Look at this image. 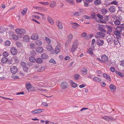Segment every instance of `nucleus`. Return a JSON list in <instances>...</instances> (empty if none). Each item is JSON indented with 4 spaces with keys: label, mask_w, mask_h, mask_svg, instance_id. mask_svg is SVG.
<instances>
[{
    "label": "nucleus",
    "mask_w": 124,
    "mask_h": 124,
    "mask_svg": "<svg viewBox=\"0 0 124 124\" xmlns=\"http://www.w3.org/2000/svg\"><path fill=\"white\" fill-rule=\"evenodd\" d=\"M16 33L20 37H22L23 35L26 33V31L23 29H17L15 30Z\"/></svg>",
    "instance_id": "1"
},
{
    "label": "nucleus",
    "mask_w": 124,
    "mask_h": 124,
    "mask_svg": "<svg viewBox=\"0 0 124 124\" xmlns=\"http://www.w3.org/2000/svg\"><path fill=\"white\" fill-rule=\"evenodd\" d=\"M78 43L77 40H75L74 42L72 45V47L71 48V52L73 53L74 51L76 50L78 48Z\"/></svg>",
    "instance_id": "2"
},
{
    "label": "nucleus",
    "mask_w": 124,
    "mask_h": 124,
    "mask_svg": "<svg viewBox=\"0 0 124 124\" xmlns=\"http://www.w3.org/2000/svg\"><path fill=\"white\" fill-rule=\"evenodd\" d=\"M101 57L102 59V62H103L106 64H108L109 63L108 58L106 55H102L101 56Z\"/></svg>",
    "instance_id": "3"
},
{
    "label": "nucleus",
    "mask_w": 124,
    "mask_h": 124,
    "mask_svg": "<svg viewBox=\"0 0 124 124\" xmlns=\"http://www.w3.org/2000/svg\"><path fill=\"white\" fill-rule=\"evenodd\" d=\"M60 86L61 89H66L68 88L69 85L68 83L65 82H63L61 83Z\"/></svg>",
    "instance_id": "4"
},
{
    "label": "nucleus",
    "mask_w": 124,
    "mask_h": 124,
    "mask_svg": "<svg viewBox=\"0 0 124 124\" xmlns=\"http://www.w3.org/2000/svg\"><path fill=\"white\" fill-rule=\"evenodd\" d=\"M11 72L13 74H15L17 71L18 69L16 66H13L10 68Z\"/></svg>",
    "instance_id": "5"
},
{
    "label": "nucleus",
    "mask_w": 124,
    "mask_h": 124,
    "mask_svg": "<svg viewBox=\"0 0 124 124\" xmlns=\"http://www.w3.org/2000/svg\"><path fill=\"white\" fill-rule=\"evenodd\" d=\"M10 51L11 54L13 55H16L17 52L16 48L14 47H13L11 48Z\"/></svg>",
    "instance_id": "6"
},
{
    "label": "nucleus",
    "mask_w": 124,
    "mask_h": 124,
    "mask_svg": "<svg viewBox=\"0 0 124 124\" xmlns=\"http://www.w3.org/2000/svg\"><path fill=\"white\" fill-rule=\"evenodd\" d=\"M71 24H72V27L76 30L78 29V27L80 26L79 24L76 23H71Z\"/></svg>",
    "instance_id": "7"
},
{
    "label": "nucleus",
    "mask_w": 124,
    "mask_h": 124,
    "mask_svg": "<svg viewBox=\"0 0 124 124\" xmlns=\"http://www.w3.org/2000/svg\"><path fill=\"white\" fill-rule=\"evenodd\" d=\"M119 39L118 38H116L114 40V43L115 45H118L119 44V45H120V43H121V41L120 42V39Z\"/></svg>",
    "instance_id": "8"
},
{
    "label": "nucleus",
    "mask_w": 124,
    "mask_h": 124,
    "mask_svg": "<svg viewBox=\"0 0 124 124\" xmlns=\"http://www.w3.org/2000/svg\"><path fill=\"white\" fill-rule=\"evenodd\" d=\"M96 42L97 45L99 46H102L104 44V41L103 40L101 39H99L96 41Z\"/></svg>",
    "instance_id": "9"
},
{
    "label": "nucleus",
    "mask_w": 124,
    "mask_h": 124,
    "mask_svg": "<svg viewBox=\"0 0 124 124\" xmlns=\"http://www.w3.org/2000/svg\"><path fill=\"white\" fill-rule=\"evenodd\" d=\"M103 76L104 78H105L106 79L108 80L109 81H111V79L109 76L106 73H104L103 74Z\"/></svg>",
    "instance_id": "10"
},
{
    "label": "nucleus",
    "mask_w": 124,
    "mask_h": 124,
    "mask_svg": "<svg viewBox=\"0 0 124 124\" xmlns=\"http://www.w3.org/2000/svg\"><path fill=\"white\" fill-rule=\"evenodd\" d=\"M102 32H97L96 33V34L99 36L100 37L102 38L104 37L106 35L105 34Z\"/></svg>",
    "instance_id": "11"
},
{
    "label": "nucleus",
    "mask_w": 124,
    "mask_h": 124,
    "mask_svg": "<svg viewBox=\"0 0 124 124\" xmlns=\"http://www.w3.org/2000/svg\"><path fill=\"white\" fill-rule=\"evenodd\" d=\"M39 36L36 34H33L32 35L31 39H32L36 40L38 39Z\"/></svg>",
    "instance_id": "12"
},
{
    "label": "nucleus",
    "mask_w": 124,
    "mask_h": 124,
    "mask_svg": "<svg viewBox=\"0 0 124 124\" xmlns=\"http://www.w3.org/2000/svg\"><path fill=\"white\" fill-rule=\"evenodd\" d=\"M56 23L57 25L58 26V28L60 29H62L63 28V26L62 25V23L60 22L59 20H57L56 22Z\"/></svg>",
    "instance_id": "13"
},
{
    "label": "nucleus",
    "mask_w": 124,
    "mask_h": 124,
    "mask_svg": "<svg viewBox=\"0 0 124 124\" xmlns=\"http://www.w3.org/2000/svg\"><path fill=\"white\" fill-rule=\"evenodd\" d=\"M36 51L39 53L42 52L43 50V48L41 46H38L36 48Z\"/></svg>",
    "instance_id": "14"
},
{
    "label": "nucleus",
    "mask_w": 124,
    "mask_h": 124,
    "mask_svg": "<svg viewBox=\"0 0 124 124\" xmlns=\"http://www.w3.org/2000/svg\"><path fill=\"white\" fill-rule=\"evenodd\" d=\"M115 35L116 36V38L121 39V33L118 31H116L114 32Z\"/></svg>",
    "instance_id": "15"
},
{
    "label": "nucleus",
    "mask_w": 124,
    "mask_h": 124,
    "mask_svg": "<svg viewBox=\"0 0 124 124\" xmlns=\"http://www.w3.org/2000/svg\"><path fill=\"white\" fill-rule=\"evenodd\" d=\"M55 53L56 54H57L60 51V47L59 45H57L55 48Z\"/></svg>",
    "instance_id": "16"
},
{
    "label": "nucleus",
    "mask_w": 124,
    "mask_h": 124,
    "mask_svg": "<svg viewBox=\"0 0 124 124\" xmlns=\"http://www.w3.org/2000/svg\"><path fill=\"white\" fill-rule=\"evenodd\" d=\"M102 118L107 121L112 120L113 119L112 117H110L107 116L103 117Z\"/></svg>",
    "instance_id": "17"
},
{
    "label": "nucleus",
    "mask_w": 124,
    "mask_h": 124,
    "mask_svg": "<svg viewBox=\"0 0 124 124\" xmlns=\"http://www.w3.org/2000/svg\"><path fill=\"white\" fill-rule=\"evenodd\" d=\"M97 29L100 32L103 33H105L106 31V30L103 29L102 28V27L101 26H99L98 27Z\"/></svg>",
    "instance_id": "18"
},
{
    "label": "nucleus",
    "mask_w": 124,
    "mask_h": 124,
    "mask_svg": "<svg viewBox=\"0 0 124 124\" xmlns=\"http://www.w3.org/2000/svg\"><path fill=\"white\" fill-rule=\"evenodd\" d=\"M115 7L113 6H111L109 8V11L111 13L114 12L115 11Z\"/></svg>",
    "instance_id": "19"
},
{
    "label": "nucleus",
    "mask_w": 124,
    "mask_h": 124,
    "mask_svg": "<svg viewBox=\"0 0 124 124\" xmlns=\"http://www.w3.org/2000/svg\"><path fill=\"white\" fill-rule=\"evenodd\" d=\"M93 79L94 81L98 82H100L101 80V79L100 78L96 77L93 78Z\"/></svg>",
    "instance_id": "20"
},
{
    "label": "nucleus",
    "mask_w": 124,
    "mask_h": 124,
    "mask_svg": "<svg viewBox=\"0 0 124 124\" xmlns=\"http://www.w3.org/2000/svg\"><path fill=\"white\" fill-rule=\"evenodd\" d=\"M73 38V35L72 34H70L69 35V36H68V40L66 42V43L65 44V45L68 42V43L69 42H70L71 40Z\"/></svg>",
    "instance_id": "21"
},
{
    "label": "nucleus",
    "mask_w": 124,
    "mask_h": 124,
    "mask_svg": "<svg viewBox=\"0 0 124 124\" xmlns=\"http://www.w3.org/2000/svg\"><path fill=\"white\" fill-rule=\"evenodd\" d=\"M23 41L25 42H28L29 41V37L27 35L24 36L23 38Z\"/></svg>",
    "instance_id": "22"
},
{
    "label": "nucleus",
    "mask_w": 124,
    "mask_h": 124,
    "mask_svg": "<svg viewBox=\"0 0 124 124\" xmlns=\"http://www.w3.org/2000/svg\"><path fill=\"white\" fill-rule=\"evenodd\" d=\"M81 72L83 74L85 75L87 73V70L85 68H83L81 70Z\"/></svg>",
    "instance_id": "23"
},
{
    "label": "nucleus",
    "mask_w": 124,
    "mask_h": 124,
    "mask_svg": "<svg viewBox=\"0 0 124 124\" xmlns=\"http://www.w3.org/2000/svg\"><path fill=\"white\" fill-rule=\"evenodd\" d=\"M109 87L111 91H114L116 90V86L113 84H111L109 86Z\"/></svg>",
    "instance_id": "24"
},
{
    "label": "nucleus",
    "mask_w": 124,
    "mask_h": 124,
    "mask_svg": "<svg viewBox=\"0 0 124 124\" xmlns=\"http://www.w3.org/2000/svg\"><path fill=\"white\" fill-rule=\"evenodd\" d=\"M70 83L71 86L74 88H76L77 86V84L74 82L73 81L71 80L70 81Z\"/></svg>",
    "instance_id": "25"
},
{
    "label": "nucleus",
    "mask_w": 124,
    "mask_h": 124,
    "mask_svg": "<svg viewBox=\"0 0 124 124\" xmlns=\"http://www.w3.org/2000/svg\"><path fill=\"white\" fill-rule=\"evenodd\" d=\"M116 30L121 33L122 30V29L121 27L117 26L116 28Z\"/></svg>",
    "instance_id": "26"
},
{
    "label": "nucleus",
    "mask_w": 124,
    "mask_h": 124,
    "mask_svg": "<svg viewBox=\"0 0 124 124\" xmlns=\"http://www.w3.org/2000/svg\"><path fill=\"white\" fill-rule=\"evenodd\" d=\"M29 61L31 62H34L36 61L35 58L33 56H31L29 57Z\"/></svg>",
    "instance_id": "27"
},
{
    "label": "nucleus",
    "mask_w": 124,
    "mask_h": 124,
    "mask_svg": "<svg viewBox=\"0 0 124 124\" xmlns=\"http://www.w3.org/2000/svg\"><path fill=\"white\" fill-rule=\"evenodd\" d=\"M8 59L6 57H4L2 58L1 59V62L3 63H5L8 61Z\"/></svg>",
    "instance_id": "28"
},
{
    "label": "nucleus",
    "mask_w": 124,
    "mask_h": 124,
    "mask_svg": "<svg viewBox=\"0 0 124 124\" xmlns=\"http://www.w3.org/2000/svg\"><path fill=\"white\" fill-rule=\"evenodd\" d=\"M45 40L48 45H49L51 42V40L49 38L47 37H45Z\"/></svg>",
    "instance_id": "29"
},
{
    "label": "nucleus",
    "mask_w": 124,
    "mask_h": 124,
    "mask_svg": "<svg viewBox=\"0 0 124 124\" xmlns=\"http://www.w3.org/2000/svg\"><path fill=\"white\" fill-rule=\"evenodd\" d=\"M94 3L95 5H97L101 4V1L100 0H95L94 1Z\"/></svg>",
    "instance_id": "30"
},
{
    "label": "nucleus",
    "mask_w": 124,
    "mask_h": 124,
    "mask_svg": "<svg viewBox=\"0 0 124 124\" xmlns=\"http://www.w3.org/2000/svg\"><path fill=\"white\" fill-rule=\"evenodd\" d=\"M28 8H26L23 9V11L21 12V14L23 15H24V14L27 12Z\"/></svg>",
    "instance_id": "31"
},
{
    "label": "nucleus",
    "mask_w": 124,
    "mask_h": 124,
    "mask_svg": "<svg viewBox=\"0 0 124 124\" xmlns=\"http://www.w3.org/2000/svg\"><path fill=\"white\" fill-rule=\"evenodd\" d=\"M36 62L39 63H41L42 62V59L40 58H38L36 60Z\"/></svg>",
    "instance_id": "32"
},
{
    "label": "nucleus",
    "mask_w": 124,
    "mask_h": 124,
    "mask_svg": "<svg viewBox=\"0 0 124 124\" xmlns=\"http://www.w3.org/2000/svg\"><path fill=\"white\" fill-rule=\"evenodd\" d=\"M48 55L45 54H42L41 55V57L43 59H46L48 57Z\"/></svg>",
    "instance_id": "33"
},
{
    "label": "nucleus",
    "mask_w": 124,
    "mask_h": 124,
    "mask_svg": "<svg viewBox=\"0 0 124 124\" xmlns=\"http://www.w3.org/2000/svg\"><path fill=\"white\" fill-rule=\"evenodd\" d=\"M50 5L51 7L53 8L56 5V2L54 1H52L50 4Z\"/></svg>",
    "instance_id": "34"
},
{
    "label": "nucleus",
    "mask_w": 124,
    "mask_h": 124,
    "mask_svg": "<svg viewBox=\"0 0 124 124\" xmlns=\"http://www.w3.org/2000/svg\"><path fill=\"white\" fill-rule=\"evenodd\" d=\"M115 73L118 74L119 76L121 77H124V75L122 74L121 72L120 71H118L117 70H116L115 71Z\"/></svg>",
    "instance_id": "35"
},
{
    "label": "nucleus",
    "mask_w": 124,
    "mask_h": 124,
    "mask_svg": "<svg viewBox=\"0 0 124 124\" xmlns=\"http://www.w3.org/2000/svg\"><path fill=\"white\" fill-rule=\"evenodd\" d=\"M46 48L49 51H50L52 50L53 49V47L52 46L49 45H47V46L46 47Z\"/></svg>",
    "instance_id": "36"
},
{
    "label": "nucleus",
    "mask_w": 124,
    "mask_h": 124,
    "mask_svg": "<svg viewBox=\"0 0 124 124\" xmlns=\"http://www.w3.org/2000/svg\"><path fill=\"white\" fill-rule=\"evenodd\" d=\"M11 44V42L9 40H7L5 42V45L6 46H9Z\"/></svg>",
    "instance_id": "37"
},
{
    "label": "nucleus",
    "mask_w": 124,
    "mask_h": 124,
    "mask_svg": "<svg viewBox=\"0 0 124 124\" xmlns=\"http://www.w3.org/2000/svg\"><path fill=\"white\" fill-rule=\"evenodd\" d=\"M36 43L38 45L40 46L42 45V43L40 40H38L36 41Z\"/></svg>",
    "instance_id": "38"
},
{
    "label": "nucleus",
    "mask_w": 124,
    "mask_h": 124,
    "mask_svg": "<svg viewBox=\"0 0 124 124\" xmlns=\"http://www.w3.org/2000/svg\"><path fill=\"white\" fill-rule=\"evenodd\" d=\"M73 14L75 16H80L81 14L80 12L78 11L77 12L74 13Z\"/></svg>",
    "instance_id": "39"
},
{
    "label": "nucleus",
    "mask_w": 124,
    "mask_h": 124,
    "mask_svg": "<svg viewBox=\"0 0 124 124\" xmlns=\"http://www.w3.org/2000/svg\"><path fill=\"white\" fill-rule=\"evenodd\" d=\"M6 31V29L4 28L3 27H0V32L3 33Z\"/></svg>",
    "instance_id": "40"
},
{
    "label": "nucleus",
    "mask_w": 124,
    "mask_h": 124,
    "mask_svg": "<svg viewBox=\"0 0 124 124\" xmlns=\"http://www.w3.org/2000/svg\"><path fill=\"white\" fill-rule=\"evenodd\" d=\"M114 23L116 25H119L120 24V21L119 20L116 19L114 21Z\"/></svg>",
    "instance_id": "41"
},
{
    "label": "nucleus",
    "mask_w": 124,
    "mask_h": 124,
    "mask_svg": "<svg viewBox=\"0 0 124 124\" xmlns=\"http://www.w3.org/2000/svg\"><path fill=\"white\" fill-rule=\"evenodd\" d=\"M46 68L44 66H43L39 69L37 70V71L38 72L42 71L44 70Z\"/></svg>",
    "instance_id": "42"
},
{
    "label": "nucleus",
    "mask_w": 124,
    "mask_h": 124,
    "mask_svg": "<svg viewBox=\"0 0 124 124\" xmlns=\"http://www.w3.org/2000/svg\"><path fill=\"white\" fill-rule=\"evenodd\" d=\"M26 87L27 90L31 88V84L29 83V84H26Z\"/></svg>",
    "instance_id": "43"
},
{
    "label": "nucleus",
    "mask_w": 124,
    "mask_h": 124,
    "mask_svg": "<svg viewBox=\"0 0 124 124\" xmlns=\"http://www.w3.org/2000/svg\"><path fill=\"white\" fill-rule=\"evenodd\" d=\"M83 17L85 19L88 20L91 19V16H89L86 15L84 16H83Z\"/></svg>",
    "instance_id": "44"
},
{
    "label": "nucleus",
    "mask_w": 124,
    "mask_h": 124,
    "mask_svg": "<svg viewBox=\"0 0 124 124\" xmlns=\"http://www.w3.org/2000/svg\"><path fill=\"white\" fill-rule=\"evenodd\" d=\"M107 10L105 8L102 9L101 10L102 13L104 15H105L107 12Z\"/></svg>",
    "instance_id": "45"
},
{
    "label": "nucleus",
    "mask_w": 124,
    "mask_h": 124,
    "mask_svg": "<svg viewBox=\"0 0 124 124\" xmlns=\"http://www.w3.org/2000/svg\"><path fill=\"white\" fill-rule=\"evenodd\" d=\"M66 0L67 3L70 4L71 5H73L74 4L73 2V0Z\"/></svg>",
    "instance_id": "46"
},
{
    "label": "nucleus",
    "mask_w": 124,
    "mask_h": 124,
    "mask_svg": "<svg viewBox=\"0 0 124 124\" xmlns=\"http://www.w3.org/2000/svg\"><path fill=\"white\" fill-rule=\"evenodd\" d=\"M48 21L52 24H54V22L52 21L51 18L49 17H48L47 18Z\"/></svg>",
    "instance_id": "47"
},
{
    "label": "nucleus",
    "mask_w": 124,
    "mask_h": 124,
    "mask_svg": "<svg viewBox=\"0 0 124 124\" xmlns=\"http://www.w3.org/2000/svg\"><path fill=\"white\" fill-rule=\"evenodd\" d=\"M12 37L13 39L14 40H17L18 39V36L16 35H13Z\"/></svg>",
    "instance_id": "48"
},
{
    "label": "nucleus",
    "mask_w": 124,
    "mask_h": 124,
    "mask_svg": "<svg viewBox=\"0 0 124 124\" xmlns=\"http://www.w3.org/2000/svg\"><path fill=\"white\" fill-rule=\"evenodd\" d=\"M87 52L89 54H91L92 55L93 54L92 49L91 48H89Z\"/></svg>",
    "instance_id": "49"
},
{
    "label": "nucleus",
    "mask_w": 124,
    "mask_h": 124,
    "mask_svg": "<svg viewBox=\"0 0 124 124\" xmlns=\"http://www.w3.org/2000/svg\"><path fill=\"white\" fill-rule=\"evenodd\" d=\"M106 27L108 30L110 32H111L112 31L113 28L111 26L107 25Z\"/></svg>",
    "instance_id": "50"
},
{
    "label": "nucleus",
    "mask_w": 124,
    "mask_h": 124,
    "mask_svg": "<svg viewBox=\"0 0 124 124\" xmlns=\"http://www.w3.org/2000/svg\"><path fill=\"white\" fill-rule=\"evenodd\" d=\"M91 19L94 18L96 16V14L95 13L93 12L92 13H91Z\"/></svg>",
    "instance_id": "51"
},
{
    "label": "nucleus",
    "mask_w": 124,
    "mask_h": 124,
    "mask_svg": "<svg viewBox=\"0 0 124 124\" xmlns=\"http://www.w3.org/2000/svg\"><path fill=\"white\" fill-rule=\"evenodd\" d=\"M30 47L32 49H34L35 47V45L33 43H31L30 45Z\"/></svg>",
    "instance_id": "52"
},
{
    "label": "nucleus",
    "mask_w": 124,
    "mask_h": 124,
    "mask_svg": "<svg viewBox=\"0 0 124 124\" xmlns=\"http://www.w3.org/2000/svg\"><path fill=\"white\" fill-rule=\"evenodd\" d=\"M21 66L23 68L24 67H26V63L24 62H22L21 63Z\"/></svg>",
    "instance_id": "53"
},
{
    "label": "nucleus",
    "mask_w": 124,
    "mask_h": 124,
    "mask_svg": "<svg viewBox=\"0 0 124 124\" xmlns=\"http://www.w3.org/2000/svg\"><path fill=\"white\" fill-rule=\"evenodd\" d=\"M9 55V54L7 52H5L3 53V55L5 57L8 56Z\"/></svg>",
    "instance_id": "54"
},
{
    "label": "nucleus",
    "mask_w": 124,
    "mask_h": 124,
    "mask_svg": "<svg viewBox=\"0 0 124 124\" xmlns=\"http://www.w3.org/2000/svg\"><path fill=\"white\" fill-rule=\"evenodd\" d=\"M16 63H17L18 62V60L17 59V58L16 56H15L13 59H12Z\"/></svg>",
    "instance_id": "55"
},
{
    "label": "nucleus",
    "mask_w": 124,
    "mask_h": 124,
    "mask_svg": "<svg viewBox=\"0 0 124 124\" xmlns=\"http://www.w3.org/2000/svg\"><path fill=\"white\" fill-rule=\"evenodd\" d=\"M16 45L17 46L20 47L22 45L20 42H17L16 43Z\"/></svg>",
    "instance_id": "56"
},
{
    "label": "nucleus",
    "mask_w": 124,
    "mask_h": 124,
    "mask_svg": "<svg viewBox=\"0 0 124 124\" xmlns=\"http://www.w3.org/2000/svg\"><path fill=\"white\" fill-rule=\"evenodd\" d=\"M97 17L101 19H102L103 18V16L100 15V14L98 13L97 15Z\"/></svg>",
    "instance_id": "57"
},
{
    "label": "nucleus",
    "mask_w": 124,
    "mask_h": 124,
    "mask_svg": "<svg viewBox=\"0 0 124 124\" xmlns=\"http://www.w3.org/2000/svg\"><path fill=\"white\" fill-rule=\"evenodd\" d=\"M39 3L43 5H48L49 4V3L47 2H39Z\"/></svg>",
    "instance_id": "58"
},
{
    "label": "nucleus",
    "mask_w": 124,
    "mask_h": 124,
    "mask_svg": "<svg viewBox=\"0 0 124 124\" xmlns=\"http://www.w3.org/2000/svg\"><path fill=\"white\" fill-rule=\"evenodd\" d=\"M23 70L26 72H27L28 70V68L27 66H26V67H23Z\"/></svg>",
    "instance_id": "59"
},
{
    "label": "nucleus",
    "mask_w": 124,
    "mask_h": 124,
    "mask_svg": "<svg viewBox=\"0 0 124 124\" xmlns=\"http://www.w3.org/2000/svg\"><path fill=\"white\" fill-rule=\"evenodd\" d=\"M121 63L120 64V66L124 67V60H122L120 61Z\"/></svg>",
    "instance_id": "60"
},
{
    "label": "nucleus",
    "mask_w": 124,
    "mask_h": 124,
    "mask_svg": "<svg viewBox=\"0 0 124 124\" xmlns=\"http://www.w3.org/2000/svg\"><path fill=\"white\" fill-rule=\"evenodd\" d=\"M74 77L75 79L76 80H78L79 78V76L78 75L76 74L75 75Z\"/></svg>",
    "instance_id": "61"
},
{
    "label": "nucleus",
    "mask_w": 124,
    "mask_h": 124,
    "mask_svg": "<svg viewBox=\"0 0 124 124\" xmlns=\"http://www.w3.org/2000/svg\"><path fill=\"white\" fill-rule=\"evenodd\" d=\"M111 4L116 5L117 4V2L116 1H114L112 2Z\"/></svg>",
    "instance_id": "62"
},
{
    "label": "nucleus",
    "mask_w": 124,
    "mask_h": 124,
    "mask_svg": "<svg viewBox=\"0 0 124 124\" xmlns=\"http://www.w3.org/2000/svg\"><path fill=\"white\" fill-rule=\"evenodd\" d=\"M117 19L120 20L121 21L122 20V18L121 16H119L118 17L116 18Z\"/></svg>",
    "instance_id": "63"
},
{
    "label": "nucleus",
    "mask_w": 124,
    "mask_h": 124,
    "mask_svg": "<svg viewBox=\"0 0 124 124\" xmlns=\"http://www.w3.org/2000/svg\"><path fill=\"white\" fill-rule=\"evenodd\" d=\"M49 62H50L53 63L55 64L56 63L55 62V60L53 59H51L49 61Z\"/></svg>",
    "instance_id": "64"
}]
</instances>
